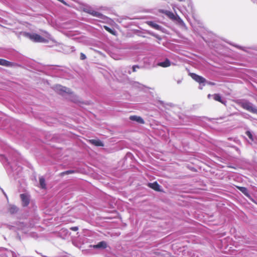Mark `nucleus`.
<instances>
[{
    "label": "nucleus",
    "instance_id": "1",
    "mask_svg": "<svg viewBox=\"0 0 257 257\" xmlns=\"http://www.w3.org/2000/svg\"><path fill=\"white\" fill-rule=\"evenodd\" d=\"M23 35L28 38L34 42L46 43L47 42V40L44 38L36 33L31 34L28 32H24Z\"/></svg>",
    "mask_w": 257,
    "mask_h": 257
},
{
    "label": "nucleus",
    "instance_id": "2",
    "mask_svg": "<svg viewBox=\"0 0 257 257\" xmlns=\"http://www.w3.org/2000/svg\"><path fill=\"white\" fill-rule=\"evenodd\" d=\"M239 106L248 111L257 114V108L251 102L245 100L238 103Z\"/></svg>",
    "mask_w": 257,
    "mask_h": 257
},
{
    "label": "nucleus",
    "instance_id": "3",
    "mask_svg": "<svg viewBox=\"0 0 257 257\" xmlns=\"http://www.w3.org/2000/svg\"><path fill=\"white\" fill-rule=\"evenodd\" d=\"M55 91L60 95H64V93L69 94H73V92L68 88L61 85H56L55 87Z\"/></svg>",
    "mask_w": 257,
    "mask_h": 257
},
{
    "label": "nucleus",
    "instance_id": "4",
    "mask_svg": "<svg viewBox=\"0 0 257 257\" xmlns=\"http://www.w3.org/2000/svg\"><path fill=\"white\" fill-rule=\"evenodd\" d=\"M189 76L195 81L199 84L204 83L206 82V80L204 77L199 76L194 73H189Z\"/></svg>",
    "mask_w": 257,
    "mask_h": 257
},
{
    "label": "nucleus",
    "instance_id": "5",
    "mask_svg": "<svg viewBox=\"0 0 257 257\" xmlns=\"http://www.w3.org/2000/svg\"><path fill=\"white\" fill-rule=\"evenodd\" d=\"M20 197L22 201L23 206L26 207L28 206L30 201L29 195L27 194H21Z\"/></svg>",
    "mask_w": 257,
    "mask_h": 257
},
{
    "label": "nucleus",
    "instance_id": "6",
    "mask_svg": "<svg viewBox=\"0 0 257 257\" xmlns=\"http://www.w3.org/2000/svg\"><path fill=\"white\" fill-rule=\"evenodd\" d=\"M159 11L160 13L166 15L170 19L172 20H176L175 15L172 12L164 10H160Z\"/></svg>",
    "mask_w": 257,
    "mask_h": 257
},
{
    "label": "nucleus",
    "instance_id": "7",
    "mask_svg": "<svg viewBox=\"0 0 257 257\" xmlns=\"http://www.w3.org/2000/svg\"><path fill=\"white\" fill-rule=\"evenodd\" d=\"M148 186L151 188V189L154 190L155 191L158 192L161 191L160 189V186L156 181L153 183H148Z\"/></svg>",
    "mask_w": 257,
    "mask_h": 257
},
{
    "label": "nucleus",
    "instance_id": "8",
    "mask_svg": "<svg viewBox=\"0 0 257 257\" xmlns=\"http://www.w3.org/2000/svg\"><path fill=\"white\" fill-rule=\"evenodd\" d=\"M0 65L7 67H13L15 66L16 65L13 62H11L5 59H0Z\"/></svg>",
    "mask_w": 257,
    "mask_h": 257
},
{
    "label": "nucleus",
    "instance_id": "9",
    "mask_svg": "<svg viewBox=\"0 0 257 257\" xmlns=\"http://www.w3.org/2000/svg\"><path fill=\"white\" fill-rule=\"evenodd\" d=\"M130 119L131 120L136 121L141 124H144L145 123L144 119L141 117L137 115L130 116Z\"/></svg>",
    "mask_w": 257,
    "mask_h": 257
},
{
    "label": "nucleus",
    "instance_id": "10",
    "mask_svg": "<svg viewBox=\"0 0 257 257\" xmlns=\"http://www.w3.org/2000/svg\"><path fill=\"white\" fill-rule=\"evenodd\" d=\"M89 142L91 144L97 147H103L104 146L103 143L99 140L92 139L89 140Z\"/></svg>",
    "mask_w": 257,
    "mask_h": 257
},
{
    "label": "nucleus",
    "instance_id": "11",
    "mask_svg": "<svg viewBox=\"0 0 257 257\" xmlns=\"http://www.w3.org/2000/svg\"><path fill=\"white\" fill-rule=\"evenodd\" d=\"M146 24L148 25L151 27L157 30H161V27L159 26V25L155 23L154 22L152 21H147Z\"/></svg>",
    "mask_w": 257,
    "mask_h": 257
},
{
    "label": "nucleus",
    "instance_id": "12",
    "mask_svg": "<svg viewBox=\"0 0 257 257\" xmlns=\"http://www.w3.org/2000/svg\"><path fill=\"white\" fill-rule=\"evenodd\" d=\"M158 65L162 67H168L171 65V62L168 59H166L164 62H160Z\"/></svg>",
    "mask_w": 257,
    "mask_h": 257
},
{
    "label": "nucleus",
    "instance_id": "13",
    "mask_svg": "<svg viewBox=\"0 0 257 257\" xmlns=\"http://www.w3.org/2000/svg\"><path fill=\"white\" fill-rule=\"evenodd\" d=\"M106 246H107L106 243L104 241H100L98 244L94 245L93 246L94 248H105L106 247Z\"/></svg>",
    "mask_w": 257,
    "mask_h": 257
},
{
    "label": "nucleus",
    "instance_id": "14",
    "mask_svg": "<svg viewBox=\"0 0 257 257\" xmlns=\"http://www.w3.org/2000/svg\"><path fill=\"white\" fill-rule=\"evenodd\" d=\"M18 211L17 207L14 205H10L9 208V212L11 214H15Z\"/></svg>",
    "mask_w": 257,
    "mask_h": 257
},
{
    "label": "nucleus",
    "instance_id": "15",
    "mask_svg": "<svg viewBox=\"0 0 257 257\" xmlns=\"http://www.w3.org/2000/svg\"><path fill=\"white\" fill-rule=\"evenodd\" d=\"M39 183L40 185V187L42 189H46V184L45 182V179L43 177H41L39 178Z\"/></svg>",
    "mask_w": 257,
    "mask_h": 257
},
{
    "label": "nucleus",
    "instance_id": "16",
    "mask_svg": "<svg viewBox=\"0 0 257 257\" xmlns=\"http://www.w3.org/2000/svg\"><path fill=\"white\" fill-rule=\"evenodd\" d=\"M213 99L222 104H225L224 102L222 100L221 97L219 94L215 93L213 95Z\"/></svg>",
    "mask_w": 257,
    "mask_h": 257
},
{
    "label": "nucleus",
    "instance_id": "17",
    "mask_svg": "<svg viewBox=\"0 0 257 257\" xmlns=\"http://www.w3.org/2000/svg\"><path fill=\"white\" fill-rule=\"evenodd\" d=\"M237 188L240 191L246 196H249L248 190L246 188L244 187L236 186Z\"/></svg>",
    "mask_w": 257,
    "mask_h": 257
},
{
    "label": "nucleus",
    "instance_id": "18",
    "mask_svg": "<svg viewBox=\"0 0 257 257\" xmlns=\"http://www.w3.org/2000/svg\"><path fill=\"white\" fill-rule=\"evenodd\" d=\"M104 28L105 29V30L106 31H107L109 33H110L112 35H114L115 34V32L114 30L110 29V28H109L108 27H107L106 26H104Z\"/></svg>",
    "mask_w": 257,
    "mask_h": 257
},
{
    "label": "nucleus",
    "instance_id": "19",
    "mask_svg": "<svg viewBox=\"0 0 257 257\" xmlns=\"http://www.w3.org/2000/svg\"><path fill=\"white\" fill-rule=\"evenodd\" d=\"M89 13L93 16L99 17V18H100L101 16H102V15L100 13L95 12V11H92L91 12H90Z\"/></svg>",
    "mask_w": 257,
    "mask_h": 257
},
{
    "label": "nucleus",
    "instance_id": "20",
    "mask_svg": "<svg viewBox=\"0 0 257 257\" xmlns=\"http://www.w3.org/2000/svg\"><path fill=\"white\" fill-rule=\"evenodd\" d=\"M74 172H75V171L73 170H68V171H64V172L61 173L60 175L64 176V175L72 174V173H74Z\"/></svg>",
    "mask_w": 257,
    "mask_h": 257
},
{
    "label": "nucleus",
    "instance_id": "21",
    "mask_svg": "<svg viewBox=\"0 0 257 257\" xmlns=\"http://www.w3.org/2000/svg\"><path fill=\"white\" fill-rule=\"evenodd\" d=\"M245 134L247 136V137L249 138V139L251 141H253V136L250 131H246L245 132Z\"/></svg>",
    "mask_w": 257,
    "mask_h": 257
},
{
    "label": "nucleus",
    "instance_id": "22",
    "mask_svg": "<svg viewBox=\"0 0 257 257\" xmlns=\"http://www.w3.org/2000/svg\"><path fill=\"white\" fill-rule=\"evenodd\" d=\"M148 34H149L150 35L153 36H154L156 38L159 39V40H161V38L157 35H156L155 34H154L153 33H151V32H148Z\"/></svg>",
    "mask_w": 257,
    "mask_h": 257
},
{
    "label": "nucleus",
    "instance_id": "23",
    "mask_svg": "<svg viewBox=\"0 0 257 257\" xmlns=\"http://www.w3.org/2000/svg\"><path fill=\"white\" fill-rule=\"evenodd\" d=\"M80 58L81 60H85L86 58V57L84 53H81Z\"/></svg>",
    "mask_w": 257,
    "mask_h": 257
},
{
    "label": "nucleus",
    "instance_id": "24",
    "mask_svg": "<svg viewBox=\"0 0 257 257\" xmlns=\"http://www.w3.org/2000/svg\"><path fill=\"white\" fill-rule=\"evenodd\" d=\"M70 229L72 231H76L78 230V227L77 226H73L70 228Z\"/></svg>",
    "mask_w": 257,
    "mask_h": 257
},
{
    "label": "nucleus",
    "instance_id": "25",
    "mask_svg": "<svg viewBox=\"0 0 257 257\" xmlns=\"http://www.w3.org/2000/svg\"><path fill=\"white\" fill-rule=\"evenodd\" d=\"M136 68H139V66L138 65H134L133 66V71L136 72Z\"/></svg>",
    "mask_w": 257,
    "mask_h": 257
},
{
    "label": "nucleus",
    "instance_id": "26",
    "mask_svg": "<svg viewBox=\"0 0 257 257\" xmlns=\"http://www.w3.org/2000/svg\"><path fill=\"white\" fill-rule=\"evenodd\" d=\"M72 101L74 102H76L77 101V96L75 95L73 96V98L71 100Z\"/></svg>",
    "mask_w": 257,
    "mask_h": 257
},
{
    "label": "nucleus",
    "instance_id": "27",
    "mask_svg": "<svg viewBox=\"0 0 257 257\" xmlns=\"http://www.w3.org/2000/svg\"><path fill=\"white\" fill-rule=\"evenodd\" d=\"M206 82H207V84L210 85H215V83L213 82H210V81L207 82L206 81Z\"/></svg>",
    "mask_w": 257,
    "mask_h": 257
},
{
    "label": "nucleus",
    "instance_id": "28",
    "mask_svg": "<svg viewBox=\"0 0 257 257\" xmlns=\"http://www.w3.org/2000/svg\"><path fill=\"white\" fill-rule=\"evenodd\" d=\"M58 1L63 3V4H65V3L63 0H58Z\"/></svg>",
    "mask_w": 257,
    "mask_h": 257
},
{
    "label": "nucleus",
    "instance_id": "29",
    "mask_svg": "<svg viewBox=\"0 0 257 257\" xmlns=\"http://www.w3.org/2000/svg\"><path fill=\"white\" fill-rule=\"evenodd\" d=\"M211 96V95L210 94H209L207 95V97H208V98H210Z\"/></svg>",
    "mask_w": 257,
    "mask_h": 257
},
{
    "label": "nucleus",
    "instance_id": "30",
    "mask_svg": "<svg viewBox=\"0 0 257 257\" xmlns=\"http://www.w3.org/2000/svg\"><path fill=\"white\" fill-rule=\"evenodd\" d=\"M178 1H179V2H182V1H183V0H178Z\"/></svg>",
    "mask_w": 257,
    "mask_h": 257
}]
</instances>
